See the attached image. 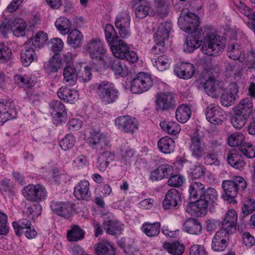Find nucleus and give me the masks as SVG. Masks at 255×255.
Instances as JSON below:
<instances>
[{"instance_id":"a878e982","label":"nucleus","mask_w":255,"mask_h":255,"mask_svg":"<svg viewBox=\"0 0 255 255\" xmlns=\"http://www.w3.org/2000/svg\"><path fill=\"white\" fill-rule=\"evenodd\" d=\"M187 36L184 44V50L186 52H191L198 48L202 43L201 33L196 31Z\"/></svg>"},{"instance_id":"1a4fd4ad","label":"nucleus","mask_w":255,"mask_h":255,"mask_svg":"<svg viewBox=\"0 0 255 255\" xmlns=\"http://www.w3.org/2000/svg\"><path fill=\"white\" fill-rule=\"evenodd\" d=\"M155 108L157 111L163 112L175 108L176 101L174 95L168 92H159L156 94Z\"/></svg>"},{"instance_id":"a211bd4d","label":"nucleus","mask_w":255,"mask_h":255,"mask_svg":"<svg viewBox=\"0 0 255 255\" xmlns=\"http://www.w3.org/2000/svg\"><path fill=\"white\" fill-rule=\"evenodd\" d=\"M181 202V195L176 189H171L168 191L163 201V208L165 210L175 209Z\"/></svg>"},{"instance_id":"412c9836","label":"nucleus","mask_w":255,"mask_h":255,"mask_svg":"<svg viewBox=\"0 0 255 255\" xmlns=\"http://www.w3.org/2000/svg\"><path fill=\"white\" fill-rule=\"evenodd\" d=\"M238 216L234 209L230 210L226 214L222 222V229L220 230L226 231L228 234L234 233L236 230Z\"/></svg>"},{"instance_id":"6e6552de","label":"nucleus","mask_w":255,"mask_h":255,"mask_svg":"<svg viewBox=\"0 0 255 255\" xmlns=\"http://www.w3.org/2000/svg\"><path fill=\"white\" fill-rule=\"evenodd\" d=\"M86 49L93 60L100 61L102 62L105 59L107 50L99 38L91 39L88 42Z\"/></svg>"},{"instance_id":"cd10ccee","label":"nucleus","mask_w":255,"mask_h":255,"mask_svg":"<svg viewBox=\"0 0 255 255\" xmlns=\"http://www.w3.org/2000/svg\"><path fill=\"white\" fill-rule=\"evenodd\" d=\"M58 97L65 102L75 103L79 98L78 92L66 87H62L57 91Z\"/></svg>"},{"instance_id":"a19ab883","label":"nucleus","mask_w":255,"mask_h":255,"mask_svg":"<svg viewBox=\"0 0 255 255\" xmlns=\"http://www.w3.org/2000/svg\"><path fill=\"white\" fill-rule=\"evenodd\" d=\"M160 227L159 222H145L141 226V230L147 236L153 237L157 236L159 234Z\"/></svg>"},{"instance_id":"79ce46f5","label":"nucleus","mask_w":255,"mask_h":255,"mask_svg":"<svg viewBox=\"0 0 255 255\" xmlns=\"http://www.w3.org/2000/svg\"><path fill=\"white\" fill-rule=\"evenodd\" d=\"M191 110L187 105L182 104L179 106L176 111V120L181 123H185L190 118Z\"/></svg>"},{"instance_id":"7ed1b4c3","label":"nucleus","mask_w":255,"mask_h":255,"mask_svg":"<svg viewBox=\"0 0 255 255\" xmlns=\"http://www.w3.org/2000/svg\"><path fill=\"white\" fill-rule=\"evenodd\" d=\"M93 87L99 99L105 105L114 103L119 97L118 89L111 82L102 81L93 84Z\"/></svg>"},{"instance_id":"69168bd1","label":"nucleus","mask_w":255,"mask_h":255,"mask_svg":"<svg viewBox=\"0 0 255 255\" xmlns=\"http://www.w3.org/2000/svg\"><path fill=\"white\" fill-rule=\"evenodd\" d=\"M154 41L155 45L152 47L150 50L151 53L154 55L163 54L166 50L164 41L155 38H154Z\"/></svg>"},{"instance_id":"c03bdc74","label":"nucleus","mask_w":255,"mask_h":255,"mask_svg":"<svg viewBox=\"0 0 255 255\" xmlns=\"http://www.w3.org/2000/svg\"><path fill=\"white\" fill-rule=\"evenodd\" d=\"M163 248L172 255H181L185 250L184 246L179 242H165L163 244Z\"/></svg>"},{"instance_id":"0eeeda50","label":"nucleus","mask_w":255,"mask_h":255,"mask_svg":"<svg viewBox=\"0 0 255 255\" xmlns=\"http://www.w3.org/2000/svg\"><path fill=\"white\" fill-rule=\"evenodd\" d=\"M22 192L27 200L37 203L44 200L47 196V192L44 186L38 184H30L24 187Z\"/></svg>"},{"instance_id":"4468645a","label":"nucleus","mask_w":255,"mask_h":255,"mask_svg":"<svg viewBox=\"0 0 255 255\" xmlns=\"http://www.w3.org/2000/svg\"><path fill=\"white\" fill-rule=\"evenodd\" d=\"M130 17L128 11L122 12L117 15L115 24L121 37L127 38L130 35Z\"/></svg>"},{"instance_id":"4be33fe9","label":"nucleus","mask_w":255,"mask_h":255,"mask_svg":"<svg viewBox=\"0 0 255 255\" xmlns=\"http://www.w3.org/2000/svg\"><path fill=\"white\" fill-rule=\"evenodd\" d=\"M239 92L238 85L235 83L230 84L229 88L223 91L221 96V103L224 107H230L236 100V95Z\"/></svg>"},{"instance_id":"f8f14e48","label":"nucleus","mask_w":255,"mask_h":255,"mask_svg":"<svg viewBox=\"0 0 255 255\" xmlns=\"http://www.w3.org/2000/svg\"><path fill=\"white\" fill-rule=\"evenodd\" d=\"M180 28L186 32L195 31L199 26V17L194 13L189 12L180 16L178 21Z\"/></svg>"},{"instance_id":"a18cd8bd","label":"nucleus","mask_w":255,"mask_h":255,"mask_svg":"<svg viewBox=\"0 0 255 255\" xmlns=\"http://www.w3.org/2000/svg\"><path fill=\"white\" fill-rule=\"evenodd\" d=\"M160 127L163 131L171 135H176L181 130L179 124L175 122H167L165 121L160 122Z\"/></svg>"},{"instance_id":"aec40b11","label":"nucleus","mask_w":255,"mask_h":255,"mask_svg":"<svg viewBox=\"0 0 255 255\" xmlns=\"http://www.w3.org/2000/svg\"><path fill=\"white\" fill-rule=\"evenodd\" d=\"M103 226L106 233L110 235L118 237L124 230V225L117 219L108 218L105 220Z\"/></svg>"},{"instance_id":"58836bf2","label":"nucleus","mask_w":255,"mask_h":255,"mask_svg":"<svg viewBox=\"0 0 255 255\" xmlns=\"http://www.w3.org/2000/svg\"><path fill=\"white\" fill-rule=\"evenodd\" d=\"M158 149L165 154H168L174 151V141L169 136H166L161 138L157 143Z\"/></svg>"},{"instance_id":"5fc2aeb1","label":"nucleus","mask_w":255,"mask_h":255,"mask_svg":"<svg viewBox=\"0 0 255 255\" xmlns=\"http://www.w3.org/2000/svg\"><path fill=\"white\" fill-rule=\"evenodd\" d=\"M227 51L230 58L234 60H240V57L243 54V49L241 45L238 44H234L228 46Z\"/></svg>"},{"instance_id":"c85d7f7f","label":"nucleus","mask_w":255,"mask_h":255,"mask_svg":"<svg viewBox=\"0 0 255 255\" xmlns=\"http://www.w3.org/2000/svg\"><path fill=\"white\" fill-rule=\"evenodd\" d=\"M52 210L59 216L68 218L72 211V206L70 202H52L51 204Z\"/></svg>"},{"instance_id":"72a5a7b5","label":"nucleus","mask_w":255,"mask_h":255,"mask_svg":"<svg viewBox=\"0 0 255 255\" xmlns=\"http://www.w3.org/2000/svg\"><path fill=\"white\" fill-rule=\"evenodd\" d=\"M114 155L111 152L106 151L100 154L97 159L96 166L101 171H105L110 163L114 159Z\"/></svg>"},{"instance_id":"bf43d9fd","label":"nucleus","mask_w":255,"mask_h":255,"mask_svg":"<svg viewBox=\"0 0 255 255\" xmlns=\"http://www.w3.org/2000/svg\"><path fill=\"white\" fill-rule=\"evenodd\" d=\"M14 82L20 87L31 88L33 83L30 81V77L27 75L16 74L14 76Z\"/></svg>"},{"instance_id":"3c124183","label":"nucleus","mask_w":255,"mask_h":255,"mask_svg":"<svg viewBox=\"0 0 255 255\" xmlns=\"http://www.w3.org/2000/svg\"><path fill=\"white\" fill-rule=\"evenodd\" d=\"M82 38L83 35L82 33L79 30L75 29L69 33L67 42L73 47H78L81 44Z\"/></svg>"},{"instance_id":"e433bc0d","label":"nucleus","mask_w":255,"mask_h":255,"mask_svg":"<svg viewBox=\"0 0 255 255\" xmlns=\"http://www.w3.org/2000/svg\"><path fill=\"white\" fill-rule=\"evenodd\" d=\"M20 58L22 64L27 67L32 62L37 60V55L33 48L25 47L21 52Z\"/></svg>"},{"instance_id":"39448f33","label":"nucleus","mask_w":255,"mask_h":255,"mask_svg":"<svg viewBox=\"0 0 255 255\" xmlns=\"http://www.w3.org/2000/svg\"><path fill=\"white\" fill-rule=\"evenodd\" d=\"M110 48L115 58L125 60L130 63H136L138 60L137 53L130 50L128 46L122 40L116 44L111 45Z\"/></svg>"},{"instance_id":"8fccbe9b","label":"nucleus","mask_w":255,"mask_h":255,"mask_svg":"<svg viewBox=\"0 0 255 255\" xmlns=\"http://www.w3.org/2000/svg\"><path fill=\"white\" fill-rule=\"evenodd\" d=\"M97 255H115L113 246L108 243L100 242L95 247Z\"/></svg>"},{"instance_id":"09e8293b","label":"nucleus","mask_w":255,"mask_h":255,"mask_svg":"<svg viewBox=\"0 0 255 255\" xmlns=\"http://www.w3.org/2000/svg\"><path fill=\"white\" fill-rule=\"evenodd\" d=\"M12 226L14 229L15 234L20 236L24 232V230L28 229L32 227V224L30 221L27 219L23 218L19 220L18 221H15L12 223Z\"/></svg>"},{"instance_id":"49530a36","label":"nucleus","mask_w":255,"mask_h":255,"mask_svg":"<svg viewBox=\"0 0 255 255\" xmlns=\"http://www.w3.org/2000/svg\"><path fill=\"white\" fill-rule=\"evenodd\" d=\"M85 232L79 226L74 225L67 232V240L70 242H77L84 238Z\"/></svg>"},{"instance_id":"338daca9","label":"nucleus","mask_w":255,"mask_h":255,"mask_svg":"<svg viewBox=\"0 0 255 255\" xmlns=\"http://www.w3.org/2000/svg\"><path fill=\"white\" fill-rule=\"evenodd\" d=\"M74 166L77 169H81L87 166L89 164L88 158L83 154L76 157L73 161Z\"/></svg>"},{"instance_id":"37998d69","label":"nucleus","mask_w":255,"mask_h":255,"mask_svg":"<svg viewBox=\"0 0 255 255\" xmlns=\"http://www.w3.org/2000/svg\"><path fill=\"white\" fill-rule=\"evenodd\" d=\"M105 37L107 42L112 45L116 44L119 42V41L122 40L116 31L114 26L111 24H107L105 28Z\"/></svg>"},{"instance_id":"2f4dec72","label":"nucleus","mask_w":255,"mask_h":255,"mask_svg":"<svg viewBox=\"0 0 255 255\" xmlns=\"http://www.w3.org/2000/svg\"><path fill=\"white\" fill-rule=\"evenodd\" d=\"M205 185L201 182L198 181L192 182L189 186V199L190 200H199L203 194Z\"/></svg>"},{"instance_id":"b1692460","label":"nucleus","mask_w":255,"mask_h":255,"mask_svg":"<svg viewBox=\"0 0 255 255\" xmlns=\"http://www.w3.org/2000/svg\"><path fill=\"white\" fill-rule=\"evenodd\" d=\"M203 87L206 93L212 98L219 96L222 90L219 81L213 77H209L205 80Z\"/></svg>"},{"instance_id":"9d476101","label":"nucleus","mask_w":255,"mask_h":255,"mask_svg":"<svg viewBox=\"0 0 255 255\" xmlns=\"http://www.w3.org/2000/svg\"><path fill=\"white\" fill-rule=\"evenodd\" d=\"M206 148L204 136L199 131L195 132L191 136L190 150L192 156L199 160L203 157Z\"/></svg>"},{"instance_id":"774afa93","label":"nucleus","mask_w":255,"mask_h":255,"mask_svg":"<svg viewBox=\"0 0 255 255\" xmlns=\"http://www.w3.org/2000/svg\"><path fill=\"white\" fill-rule=\"evenodd\" d=\"M255 211V200L248 199L245 201L242 208V213L245 216L252 214Z\"/></svg>"},{"instance_id":"bb28decb","label":"nucleus","mask_w":255,"mask_h":255,"mask_svg":"<svg viewBox=\"0 0 255 255\" xmlns=\"http://www.w3.org/2000/svg\"><path fill=\"white\" fill-rule=\"evenodd\" d=\"M74 195L78 200H88L90 197L89 182L86 180L80 181L75 186Z\"/></svg>"},{"instance_id":"dca6fc26","label":"nucleus","mask_w":255,"mask_h":255,"mask_svg":"<svg viewBox=\"0 0 255 255\" xmlns=\"http://www.w3.org/2000/svg\"><path fill=\"white\" fill-rule=\"evenodd\" d=\"M116 58L112 56H105L102 63L105 68H110L116 75L125 77L128 74V68L123 65L119 59Z\"/></svg>"},{"instance_id":"f03ea898","label":"nucleus","mask_w":255,"mask_h":255,"mask_svg":"<svg viewBox=\"0 0 255 255\" xmlns=\"http://www.w3.org/2000/svg\"><path fill=\"white\" fill-rule=\"evenodd\" d=\"M224 194L223 198L226 200L231 199V203H237L235 198L238 194L243 191L247 187L245 179L240 176H234L231 180H225L222 183Z\"/></svg>"},{"instance_id":"f3484780","label":"nucleus","mask_w":255,"mask_h":255,"mask_svg":"<svg viewBox=\"0 0 255 255\" xmlns=\"http://www.w3.org/2000/svg\"><path fill=\"white\" fill-rule=\"evenodd\" d=\"M229 234L223 230L217 232L212 239L211 248L215 252H222L228 246Z\"/></svg>"},{"instance_id":"20e7f679","label":"nucleus","mask_w":255,"mask_h":255,"mask_svg":"<svg viewBox=\"0 0 255 255\" xmlns=\"http://www.w3.org/2000/svg\"><path fill=\"white\" fill-rule=\"evenodd\" d=\"M225 47L222 37L213 33L208 34L204 38L201 51L208 56H217L222 53Z\"/></svg>"},{"instance_id":"c9c22d12","label":"nucleus","mask_w":255,"mask_h":255,"mask_svg":"<svg viewBox=\"0 0 255 255\" xmlns=\"http://www.w3.org/2000/svg\"><path fill=\"white\" fill-rule=\"evenodd\" d=\"M227 160L230 165L237 169L241 170L246 166L242 155L236 151L232 150L228 153Z\"/></svg>"},{"instance_id":"f704fd0d","label":"nucleus","mask_w":255,"mask_h":255,"mask_svg":"<svg viewBox=\"0 0 255 255\" xmlns=\"http://www.w3.org/2000/svg\"><path fill=\"white\" fill-rule=\"evenodd\" d=\"M183 227L185 232L192 235H199L202 230L201 223L198 219L195 218L187 220L184 224Z\"/></svg>"},{"instance_id":"7c9ffc66","label":"nucleus","mask_w":255,"mask_h":255,"mask_svg":"<svg viewBox=\"0 0 255 255\" xmlns=\"http://www.w3.org/2000/svg\"><path fill=\"white\" fill-rule=\"evenodd\" d=\"M63 75L65 83L70 85H74L77 80L78 69L73 65H67L63 69Z\"/></svg>"},{"instance_id":"2eb2a0df","label":"nucleus","mask_w":255,"mask_h":255,"mask_svg":"<svg viewBox=\"0 0 255 255\" xmlns=\"http://www.w3.org/2000/svg\"><path fill=\"white\" fill-rule=\"evenodd\" d=\"M206 119L214 125H221L225 120L224 111L218 105L211 104L206 111Z\"/></svg>"},{"instance_id":"0e129e2a","label":"nucleus","mask_w":255,"mask_h":255,"mask_svg":"<svg viewBox=\"0 0 255 255\" xmlns=\"http://www.w3.org/2000/svg\"><path fill=\"white\" fill-rule=\"evenodd\" d=\"M12 53L10 48L3 43H0V63H4L11 58Z\"/></svg>"},{"instance_id":"de8ad7c7","label":"nucleus","mask_w":255,"mask_h":255,"mask_svg":"<svg viewBox=\"0 0 255 255\" xmlns=\"http://www.w3.org/2000/svg\"><path fill=\"white\" fill-rule=\"evenodd\" d=\"M249 117L238 113L234 111V113L231 119V122L233 127L236 129H241L244 127L248 121Z\"/></svg>"},{"instance_id":"ddd939ff","label":"nucleus","mask_w":255,"mask_h":255,"mask_svg":"<svg viewBox=\"0 0 255 255\" xmlns=\"http://www.w3.org/2000/svg\"><path fill=\"white\" fill-rule=\"evenodd\" d=\"M115 124L121 131L127 133L132 134L138 128L136 119L129 116H119L115 119Z\"/></svg>"},{"instance_id":"e2e57ef3","label":"nucleus","mask_w":255,"mask_h":255,"mask_svg":"<svg viewBox=\"0 0 255 255\" xmlns=\"http://www.w3.org/2000/svg\"><path fill=\"white\" fill-rule=\"evenodd\" d=\"M50 107L55 112L57 117L60 118L63 114L66 113V109L62 102L53 100L50 103Z\"/></svg>"},{"instance_id":"680f3d73","label":"nucleus","mask_w":255,"mask_h":255,"mask_svg":"<svg viewBox=\"0 0 255 255\" xmlns=\"http://www.w3.org/2000/svg\"><path fill=\"white\" fill-rule=\"evenodd\" d=\"M241 152L249 158L255 157V146L249 142H244L240 148Z\"/></svg>"},{"instance_id":"4c0bfd02","label":"nucleus","mask_w":255,"mask_h":255,"mask_svg":"<svg viewBox=\"0 0 255 255\" xmlns=\"http://www.w3.org/2000/svg\"><path fill=\"white\" fill-rule=\"evenodd\" d=\"M153 5L160 17H165L168 15L170 11V0H154Z\"/></svg>"},{"instance_id":"c756f323","label":"nucleus","mask_w":255,"mask_h":255,"mask_svg":"<svg viewBox=\"0 0 255 255\" xmlns=\"http://www.w3.org/2000/svg\"><path fill=\"white\" fill-rule=\"evenodd\" d=\"M10 25L11 30L15 36L20 37L25 35L27 24L22 18L16 17L10 19Z\"/></svg>"},{"instance_id":"864d4df0","label":"nucleus","mask_w":255,"mask_h":255,"mask_svg":"<svg viewBox=\"0 0 255 255\" xmlns=\"http://www.w3.org/2000/svg\"><path fill=\"white\" fill-rule=\"evenodd\" d=\"M55 25L57 29L60 31L62 34L65 35L69 33L71 23L68 19L64 17H61L56 20Z\"/></svg>"},{"instance_id":"052dcab7","label":"nucleus","mask_w":255,"mask_h":255,"mask_svg":"<svg viewBox=\"0 0 255 255\" xmlns=\"http://www.w3.org/2000/svg\"><path fill=\"white\" fill-rule=\"evenodd\" d=\"M62 58L61 54L59 53H55L50 59L48 66L52 72L58 71L61 66Z\"/></svg>"},{"instance_id":"6ab92c4d","label":"nucleus","mask_w":255,"mask_h":255,"mask_svg":"<svg viewBox=\"0 0 255 255\" xmlns=\"http://www.w3.org/2000/svg\"><path fill=\"white\" fill-rule=\"evenodd\" d=\"M17 112L13 104L9 102H0V125L16 117Z\"/></svg>"},{"instance_id":"393cba45","label":"nucleus","mask_w":255,"mask_h":255,"mask_svg":"<svg viewBox=\"0 0 255 255\" xmlns=\"http://www.w3.org/2000/svg\"><path fill=\"white\" fill-rule=\"evenodd\" d=\"M173 172V168L169 164H163L151 171L149 178L152 181H158L164 178H168Z\"/></svg>"},{"instance_id":"473e14b6","label":"nucleus","mask_w":255,"mask_h":255,"mask_svg":"<svg viewBox=\"0 0 255 255\" xmlns=\"http://www.w3.org/2000/svg\"><path fill=\"white\" fill-rule=\"evenodd\" d=\"M234 111L238 113L244 114V115L250 117L253 111V100L251 98H246L241 100L235 108Z\"/></svg>"},{"instance_id":"6e6d98bb","label":"nucleus","mask_w":255,"mask_h":255,"mask_svg":"<svg viewBox=\"0 0 255 255\" xmlns=\"http://www.w3.org/2000/svg\"><path fill=\"white\" fill-rule=\"evenodd\" d=\"M245 136L242 133L234 132L229 135L228 138V143L232 147L242 145L244 142Z\"/></svg>"},{"instance_id":"ea45409f","label":"nucleus","mask_w":255,"mask_h":255,"mask_svg":"<svg viewBox=\"0 0 255 255\" xmlns=\"http://www.w3.org/2000/svg\"><path fill=\"white\" fill-rule=\"evenodd\" d=\"M172 25V23L170 21H166L161 23L158 26L157 30L154 35V38L165 41V39L168 38Z\"/></svg>"},{"instance_id":"9b49d317","label":"nucleus","mask_w":255,"mask_h":255,"mask_svg":"<svg viewBox=\"0 0 255 255\" xmlns=\"http://www.w3.org/2000/svg\"><path fill=\"white\" fill-rule=\"evenodd\" d=\"M90 134L88 138V143L93 149L100 152L107 150L110 147V140L107 136L101 133L99 131H95L93 129L90 132Z\"/></svg>"},{"instance_id":"5701e85b","label":"nucleus","mask_w":255,"mask_h":255,"mask_svg":"<svg viewBox=\"0 0 255 255\" xmlns=\"http://www.w3.org/2000/svg\"><path fill=\"white\" fill-rule=\"evenodd\" d=\"M174 71L175 74L178 77L188 79L193 76L195 67L192 64L190 63H179L176 64Z\"/></svg>"},{"instance_id":"423d86ee","label":"nucleus","mask_w":255,"mask_h":255,"mask_svg":"<svg viewBox=\"0 0 255 255\" xmlns=\"http://www.w3.org/2000/svg\"><path fill=\"white\" fill-rule=\"evenodd\" d=\"M153 85L151 75L139 72L130 82V90L134 94H141L147 91Z\"/></svg>"},{"instance_id":"4d7b16f0","label":"nucleus","mask_w":255,"mask_h":255,"mask_svg":"<svg viewBox=\"0 0 255 255\" xmlns=\"http://www.w3.org/2000/svg\"><path fill=\"white\" fill-rule=\"evenodd\" d=\"M152 62L159 71H163L167 68L170 63V59L165 55L159 56L156 59H153Z\"/></svg>"},{"instance_id":"13d9d810","label":"nucleus","mask_w":255,"mask_h":255,"mask_svg":"<svg viewBox=\"0 0 255 255\" xmlns=\"http://www.w3.org/2000/svg\"><path fill=\"white\" fill-rule=\"evenodd\" d=\"M75 142V137L72 134H67L59 141V145L62 150L66 151L72 148Z\"/></svg>"},{"instance_id":"603ef678","label":"nucleus","mask_w":255,"mask_h":255,"mask_svg":"<svg viewBox=\"0 0 255 255\" xmlns=\"http://www.w3.org/2000/svg\"><path fill=\"white\" fill-rule=\"evenodd\" d=\"M47 40V34L43 31H40L29 40V43H31L35 48H39L46 44Z\"/></svg>"},{"instance_id":"f257e3e1","label":"nucleus","mask_w":255,"mask_h":255,"mask_svg":"<svg viewBox=\"0 0 255 255\" xmlns=\"http://www.w3.org/2000/svg\"><path fill=\"white\" fill-rule=\"evenodd\" d=\"M219 200V194L214 188L209 187L204 189L201 198L195 202H190L186 205V211L192 215L197 217L205 216L207 213L209 205L217 204Z\"/></svg>"}]
</instances>
